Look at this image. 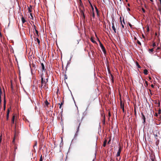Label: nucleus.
I'll return each mask as SVG.
<instances>
[{
    "label": "nucleus",
    "mask_w": 161,
    "mask_h": 161,
    "mask_svg": "<svg viewBox=\"0 0 161 161\" xmlns=\"http://www.w3.org/2000/svg\"><path fill=\"white\" fill-rule=\"evenodd\" d=\"M75 126L76 128V134L78 133L80 125L82 123L83 118H81L80 116V114L78 112L76 114L75 117Z\"/></svg>",
    "instance_id": "nucleus-1"
},
{
    "label": "nucleus",
    "mask_w": 161,
    "mask_h": 161,
    "mask_svg": "<svg viewBox=\"0 0 161 161\" xmlns=\"http://www.w3.org/2000/svg\"><path fill=\"white\" fill-rule=\"evenodd\" d=\"M40 62L39 66L40 69L41 68V69L42 70H46V69L45 68V66L46 65V63L44 60H42V61H40Z\"/></svg>",
    "instance_id": "nucleus-2"
},
{
    "label": "nucleus",
    "mask_w": 161,
    "mask_h": 161,
    "mask_svg": "<svg viewBox=\"0 0 161 161\" xmlns=\"http://www.w3.org/2000/svg\"><path fill=\"white\" fill-rule=\"evenodd\" d=\"M41 79L42 77L43 79H45V78L48 77L47 71H42L41 72V75H40Z\"/></svg>",
    "instance_id": "nucleus-3"
},
{
    "label": "nucleus",
    "mask_w": 161,
    "mask_h": 161,
    "mask_svg": "<svg viewBox=\"0 0 161 161\" xmlns=\"http://www.w3.org/2000/svg\"><path fill=\"white\" fill-rule=\"evenodd\" d=\"M41 87L43 88L46 89V84L47 83L46 82V80L45 79H43L42 77L41 79Z\"/></svg>",
    "instance_id": "nucleus-4"
},
{
    "label": "nucleus",
    "mask_w": 161,
    "mask_h": 161,
    "mask_svg": "<svg viewBox=\"0 0 161 161\" xmlns=\"http://www.w3.org/2000/svg\"><path fill=\"white\" fill-rule=\"evenodd\" d=\"M80 14L81 16H82L83 17L82 19L83 20H85V15L84 14V12L85 11V9H81L80 8Z\"/></svg>",
    "instance_id": "nucleus-5"
},
{
    "label": "nucleus",
    "mask_w": 161,
    "mask_h": 161,
    "mask_svg": "<svg viewBox=\"0 0 161 161\" xmlns=\"http://www.w3.org/2000/svg\"><path fill=\"white\" fill-rule=\"evenodd\" d=\"M98 41L99 42V45H100V47H101L103 52V53L104 54L106 53V50H105V49L104 47V46H103V44L101 43V42H100V40H99Z\"/></svg>",
    "instance_id": "nucleus-6"
},
{
    "label": "nucleus",
    "mask_w": 161,
    "mask_h": 161,
    "mask_svg": "<svg viewBox=\"0 0 161 161\" xmlns=\"http://www.w3.org/2000/svg\"><path fill=\"white\" fill-rule=\"evenodd\" d=\"M31 70H37V69H36V66L33 63L30 66Z\"/></svg>",
    "instance_id": "nucleus-7"
},
{
    "label": "nucleus",
    "mask_w": 161,
    "mask_h": 161,
    "mask_svg": "<svg viewBox=\"0 0 161 161\" xmlns=\"http://www.w3.org/2000/svg\"><path fill=\"white\" fill-rule=\"evenodd\" d=\"M122 148L120 146L119 147V148L118 151V152L117 153V154L116 155V156L119 157V156H120V154L122 150Z\"/></svg>",
    "instance_id": "nucleus-8"
},
{
    "label": "nucleus",
    "mask_w": 161,
    "mask_h": 161,
    "mask_svg": "<svg viewBox=\"0 0 161 161\" xmlns=\"http://www.w3.org/2000/svg\"><path fill=\"white\" fill-rule=\"evenodd\" d=\"M141 115L142 116V118L143 120V124H145V123H146V118H145V116L142 113H141Z\"/></svg>",
    "instance_id": "nucleus-9"
},
{
    "label": "nucleus",
    "mask_w": 161,
    "mask_h": 161,
    "mask_svg": "<svg viewBox=\"0 0 161 161\" xmlns=\"http://www.w3.org/2000/svg\"><path fill=\"white\" fill-rule=\"evenodd\" d=\"M80 8L81 9H85L84 8V7L82 3L81 2H80V8Z\"/></svg>",
    "instance_id": "nucleus-10"
},
{
    "label": "nucleus",
    "mask_w": 161,
    "mask_h": 161,
    "mask_svg": "<svg viewBox=\"0 0 161 161\" xmlns=\"http://www.w3.org/2000/svg\"><path fill=\"white\" fill-rule=\"evenodd\" d=\"M108 72L109 74H110V75H111V80H112V81L113 83L114 82V77L113 76V75H112V74H111V71H108Z\"/></svg>",
    "instance_id": "nucleus-11"
},
{
    "label": "nucleus",
    "mask_w": 161,
    "mask_h": 161,
    "mask_svg": "<svg viewBox=\"0 0 161 161\" xmlns=\"http://www.w3.org/2000/svg\"><path fill=\"white\" fill-rule=\"evenodd\" d=\"M6 99H5V97H4V104H3V110H4L6 108Z\"/></svg>",
    "instance_id": "nucleus-12"
},
{
    "label": "nucleus",
    "mask_w": 161,
    "mask_h": 161,
    "mask_svg": "<svg viewBox=\"0 0 161 161\" xmlns=\"http://www.w3.org/2000/svg\"><path fill=\"white\" fill-rule=\"evenodd\" d=\"M120 105H121V108L122 109L123 112L124 113L125 109H124V105L123 104L122 105V102L121 101L120 102Z\"/></svg>",
    "instance_id": "nucleus-13"
},
{
    "label": "nucleus",
    "mask_w": 161,
    "mask_h": 161,
    "mask_svg": "<svg viewBox=\"0 0 161 161\" xmlns=\"http://www.w3.org/2000/svg\"><path fill=\"white\" fill-rule=\"evenodd\" d=\"M21 16H22V17H21V20H22V23L24 24L26 22V20L25 19H24V17H23V15H22L21 14Z\"/></svg>",
    "instance_id": "nucleus-14"
},
{
    "label": "nucleus",
    "mask_w": 161,
    "mask_h": 161,
    "mask_svg": "<svg viewBox=\"0 0 161 161\" xmlns=\"http://www.w3.org/2000/svg\"><path fill=\"white\" fill-rule=\"evenodd\" d=\"M10 111L9 109H8L7 110V120H8V119L9 118V114Z\"/></svg>",
    "instance_id": "nucleus-15"
},
{
    "label": "nucleus",
    "mask_w": 161,
    "mask_h": 161,
    "mask_svg": "<svg viewBox=\"0 0 161 161\" xmlns=\"http://www.w3.org/2000/svg\"><path fill=\"white\" fill-rule=\"evenodd\" d=\"M49 103L46 100L44 103V106H47L48 107V104H49Z\"/></svg>",
    "instance_id": "nucleus-16"
},
{
    "label": "nucleus",
    "mask_w": 161,
    "mask_h": 161,
    "mask_svg": "<svg viewBox=\"0 0 161 161\" xmlns=\"http://www.w3.org/2000/svg\"><path fill=\"white\" fill-rule=\"evenodd\" d=\"M15 117V116L14 115L13 116L12 119V122H11L12 124H14V123Z\"/></svg>",
    "instance_id": "nucleus-17"
},
{
    "label": "nucleus",
    "mask_w": 161,
    "mask_h": 161,
    "mask_svg": "<svg viewBox=\"0 0 161 161\" xmlns=\"http://www.w3.org/2000/svg\"><path fill=\"white\" fill-rule=\"evenodd\" d=\"M95 9L96 10V12L97 14V16H98L99 14V11L96 7H95Z\"/></svg>",
    "instance_id": "nucleus-18"
},
{
    "label": "nucleus",
    "mask_w": 161,
    "mask_h": 161,
    "mask_svg": "<svg viewBox=\"0 0 161 161\" xmlns=\"http://www.w3.org/2000/svg\"><path fill=\"white\" fill-rule=\"evenodd\" d=\"M107 141L106 140H104V141L103 143V146L104 147H105L106 146V143H107Z\"/></svg>",
    "instance_id": "nucleus-19"
},
{
    "label": "nucleus",
    "mask_w": 161,
    "mask_h": 161,
    "mask_svg": "<svg viewBox=\"0 0 161 161\" xmlns=\"http://www.w3.org/2000/svg\"><path fill=\"white\" fill-rule=\"evenodd\" d=\"M158 114L160 115V116H161V109L160 108H159L158 110Z\"/></svg>",
    "instance_id": "nucleus-20"
},
{
    "label": "nucleus",
    "mask_w": 161,
    "mask_h": 161,
    "mask_svg": "<svg viewBox=\"0 0 161 161\" xmlns=\"http://www.w3.org/2000/svg\"><path fill=\"white\" fill-rule=\"evenodd\" d=\"M63 103H64V102L63 101L60 104L59 103V104L60 105V106L59 107V108L60 109H61V108L62 106V105H63Z\"/></svg>",
    "instance_id": "nucleus-21"
},
{
    "label": "nucleus",
    "mask_w": 161,
    "mask_h": 161,
    "mask_svg": "<svg viewBox=\"0 0 161 161\" xmlns=\"http://www.w3.org/2000/svg\"><path fill=\"white\" fill-rule=\"evenodd\" d=\"M112 28L115 33H116V29L114 26H112Z\"/></svg>",
    "instance_id": "nucleus-22"
},
{
    "label": "nucleus",
    "mask_w": 161,
    "mask_h": 161,
    "mask_svg": "<svg viewBox=\"0 0 161 161\" xmlns=\"http://www.w3.org/2000/svg\"><path fill=\"white\" fill-rule=\"evenodd\" d=\"M34 27L35 29V30L36 33L37 35L38 36V31L36 29V27L35 25H34Z\"/></svg>",
    "instance_id": "nucleus-23"
},
{
    "label": "nucleus",
    "mask_w": 161,
    "mask_h": 161,
    "mask_svg": "<svg viewBox=\"0 0 161 161\" xmlns=\"http://www.w3.org/2000/svg\"><path fill=\"white\" fill-rule=\"evenodd\" d=\"M91 40L93 43H96V42L93 40V38L92 37L91 38Z\"/></svg>",
    "instance_id": "nucleus-24"
},
{
    "label": "nucleus",
    "mask_w": 161,
    "mask_h": 161,
    "mask_svg": "<svg viewBox=\"0 0 161 161\" xmlns=\"http://www.w3.org/2000/svg\"><path fill=\"white\" fill-rule=\"evenodd\" d=\"M105 116L104 115V117H103V119L102 121V122H103V124H105Z\"/></svg>",
    "instance_id": "nucleus-25"
},
{
    "label": "nucleus",
    "mask_w": 161,
    "mask_h": 161,
    "mask_svg": "<svg viewBox=\"0 0 161 161\" xmlns=\"http://www.w3.org/2000/svg\"><path fill=\"white\" fill-rule=\"evenodd\" d=\"M154 51L153 48L150 49H149V51L150 53H152Z\"/></svg>",
    "instance_id": "nucleus-26"
},
{
    "label": "nucleus",
    "mask_w": 161,
    "mask_h": 161,
    "mask_svg": "<svg viewBox=\"0 0 161 161\" xmlns=\"http://www.w3.org/2000/svg\"><path fill=\"white\" fill-rule=\"evenodd\" d=\"M36 40H37V42H38V43L39 45L40 44V42L39 40L37 38H36Z\"/></svg>",
    "instance_id": "nucleus-27"
},
{
    "label": "nucleus",
    "mask_w": 161,
    "mask_h": 161,
    "mask_svg": "<svg viewBox=\"0 0 161 161\" xmlns=\"http://www.w3.org/2000/svg\"><path fill=\"white\" fill-rule=\"evenodd\" d=\"M150 159L152 161H155L154 159V158L153 156H152L151 157Z\"/></svg>",
    "instance_id": "nucleus-28"
},
{
    "label": "nucleus",
    "mask_w": 161,
    "mask_h": 161,
    "mask_svg": "<svg viewBox=\"0 0 161 161\" xmlns=\"http://www.w3.org/2000/svg\"><path fill=\"white\" fill-rule=\"evenodd\" d=\"M148 71H144V73L145 75H147L148 74Z\"/></svg>",
    "instance_id": "nucleus-29"
},
{
    "label": "nucleus",
    "mask_w": 161,
    "mask_h": 161,
    "mask_svg": "<svg viewBox=\"0 0 161 161\" xmlns=\"http://www.w3.org/2000/svg\"><path fill=\"white\" fill-rule=\"evenodd\" d=\"M64 80L67 79V76L66 74H64Z\"/></svg>",
    "instance_id": "nucleus-30"
},
{
    "label": "nucleus",
    "mask_w": 161,
    "mask_h": 161,
    "mask_svg": "<svg viewBox=\"0 0 161 161\" xmlns=\"http://www.w3.org/2000/svg\"><path fill=\"white\" fill-rule=\"evenodd\" d=\"M158 107H160V102L159 101H158Z\"/></svg>",
    "instance_id": "nucleus-31"
},
{
    "label": "nucleus",
    "mask_w": 161,
    "mask_h": 161,
    "mask_svg": "<svg viewBox=\"0 0 161 161\" xmlns=\"http://www.w3.org/2000/svg\"><path fill=\"white\" fill-rule=\"evenodd\" d=\"M42 156L41 155L40 159L39 161H42Z\"/></svg>",
    "instance_id": "nucleus-32"
},
{
    "label": "nucleus",
    "mask_w": 161,
    "mask_h": 161,
    "mask_svg": "<svg viewBox=\"0 0 161 161\" xmlns=\"http://www.w3.org/2000/svg\"><path fill=\"white\" fill-rule=\"evenodd\" d=\"M92 16L93 18H95V14L93 11L92 13Z\"/></svg>",
    "instance_id": "nucleus-33"
},
{
    "label": "nucleus",
    "mask_w": 161,
    "mask_h": 161,
    "mask_svg": "<svg viewBox=\"0 0 161 161\" xmlns=\"http://www.w3.org/2000/svg\"><path fill=\"white\" fill-rule=\"evenodd\" d=\"M45 80H46V82L47 83L48 82V77L45 78Z\"/></svg>",
    "instance_id": "nucleus-34"
},
{
    "label": "nucleus",
    "mask_w": 161,
    "mask_h": 161,
    "mask_svg": "<svg viewBox=\"0 0 161 161\" xmlns=\"http://www.w3.org/2000/svg\"><path fill=\"white\" fill-rule=\"evenodd\" d=\"M156 46V43L155 42H153V46L154 47H155Z\"/></svg>",
    "instance_id": "nucleus-35"
},
{
    "label": "nucleus",
    "mask_w": 161,
    "mask_h": 161,
    "mask_svg": "<svg viewBox=\"0 0 161 161\" xmlns=\"http://www.w3.org/2000/svg\"><path fill=\"white\" fill-rule=\"evenodd\" d=\"M136 65L137 66L138 68H140L141 67L140 65L137 62H136Z\"/></svg>",
    "instance_id": "nucleus-36"
},
{
    "label": "nucleus",
    "mask_w": 161,
    "mask_h": 161,
    "mask_svg": "<svg viewBox=\"0 0 161 161\" xmlns=\"http://www.w3.org/2000/svg\"><path fill=\"white\" fill-rule=\"evenodd\" d=\"M137 43H138V44H139V45H141V42H140V41H139L138 40H137Z\"/></svg>",
    "instance_id": "nucleus-37"
},
{
    "label": "nucleus",
    "mask_w": 161,
    "mask_h": 161,
    "mask_svg": "<svg viewBox=\"0 0 161 161\" xmlns=\"http://www.w3.org/2000/svg\"><path fill=\"white\" fill-rule=\"evenodd\" d=\"M28 11L29 12H32V10H31V9H30V8H28Z\"/></svg>",
    "instance_id": "nucleus-38"
},
{
    "label": "nucleus",
    "mask_w": 161,
    "mask_h": 161,
    "mask_svg": "<svg viewBox=\"0 0 161 161\" xmlns=\"http://www.w3.org/2000/svg\"><path fill=\"white\" fill-rule=\"evenodd\" d=\"M160 49V47H158V48H157V49H156V52H159V51H158V50L159 49Z\"/></svg>",
    "instance_id": "nucleus-39"
},
{
    "label": "nucleus",
    "mask_w": 161,
    "mask_h": 161,
    "mask_svg": "<svg viewBox=\"0 0 161 161\" xmlns=\"http://www.w3.org/2000/svg\"><path fill=\"white\" fill-rule=\"evenodd\" d=\"M142 10L143 13H145V10L144 8H142Z\"/></svg>",
    "instance_id": "nucleus-40"
},
{
    "label": "nucleus",
    "mask_w": 161,
    "mask_h": 161,
    "mask_svg": "<svg viewBox=\"0 0 161 161\" xmlns=\"http://www.w3.org/2000/svg\"><path fill=\"white\" fill-rule=\"evenodd\" d=\"M145 82V84H146V86H148V85L147 81H146Z\"/></svg>",
    "instance_id": "nucleus-41"
},
{
    "label": "nucleus",
    "mask_w": 161,
    "mask_h": 161,
    "mask_svg": "<svg viewBox=\"0 0 161 161\" xmlns=\"http://www.w3.org/2000/svg\"><path fill=\"white\" fill-rule=\"evenodd\" d=\"M129 25L130 27H131V28L132 27V25L130 23H129Z\"/></svg>",
    "instance_id": "nucleus-42"
},
{
    "label": "nucleus",
    "mask_w": 161,
    "mask_h": 161,
    "mask_svg": "<svg viewBox=\"0 0 161 161\" xmlns=\"http://www.w3.org/2000/svg\"><path fill=\"white\" fill-rule=\"evenodd\" d=\"M121 25H122V27L123 28H124V25L122 24V22H121Z\"/></svg>",
    "instance_id": "nucleus-43"
},
{
    "label": "nucleus",
    "mask_w": 161,
    "mask_h": 161,
    "mask_svg": "<svg viewBox=\"0 0 161 161\" xmlns=\"http://www.w3.org/2000/svg\"><path fill=\"white\" fill-rule=\"evenodd\" d=\"M154 115L156 116H158V114L157 113H155L154 114Z\"/></svg>",
    "instance_id": "nucleus-44"
},
{
    "label": "nucleus",
    "mask_w": 161,
    "mask_h": 161,
    "mask_svg": "<svg viewBox=\"0 0 161 161\" xmlns=\"http://www.w3.org/2000/svg\"><path fill=\"white\" fill-rule=\"evenodd\" d=\"M160 4V6L159 8V10L160 11H161V3Z\"/></svg>",
    "instance_id": "nucleus-45"
},
{
    "label": "nucleus",
    "mask_w": 161,
    "mask_h": 161,
    "mask_svg": "<svg viewBox=\"0 0 161 161\" xmlns=\"http://www.w3.org/2000/svg\"><path fill=\"white\" fill-rule=\"evenodd\" d=\"M112 26H114V21H113V22H112Z\"/></svg>",
    "instance_id": "nucleus-46"
},
{
    "label": "nucleus",
    "mask_w": 161,
    "mask_h": 161,
    "mask_svg": "<svg viewBox=\"0 0 161 161\" xmlns=\"http://www.w3.org/2000/svg\"><path fill=\"white\" fill-rule=\"evenodd\" d=\"M2 94V92L1 90H0V97H1V95Z\"/></svg>",
    "instance_id": "nucleus-47"
},
{
    "label": "nucleus",
    "mask_w": 161,
    "mask_h": 161,
    "mask_svg": "<svg viewBox=\"0 0 161 161\" xmlns=\"http://www.w3.org/2000/svg\"><path fill=\"white\" fill-rule=\"evenodd\" d=\"M148 78H149V80H151L152 79L151 77L150 76L148 77Z\"/></svg>",
    "instance_id": "nucleus-48"
},
{
    "label": "nucleus",
    "mask_w": 161,
    "mask_h": 161,
    "mask_svg": "<svg viewBox=\"0 0 161 161\" xmlns=\"http://www.w3.org/2000/svg\"><path fill=\"white\" fill-rule=\"evenodd\" d=\"M151 86L152 88H154V85H153V84H152V85H151Z\"/></svg>",
    "instance_id": "nucleus-49"
},
{
    "label": "nucleus",
    "mask_w": 161,
    "mask_h": 161,
    "mask_svg": "<svg viewBox=\"0 0 161 161\" xmlns=\"http://www.w3.org/2000/svg\"><path fill=\"white\" fill-rule=\"evenodd\" d=\"M1 97H0V103L1 104Z\"/></svg>",
    "instance_id": "nucleus-50"
},
{
    "label": "nucleus",
    "mask_w": 161,
    "mask_h": 161,
    "mask_svg": "<svg viewBox=\"0 0 161 161\" xmlns=\"http://www.w3.org/2000/svg\"><path fill=\"white\" fill-rule=\"evenodd\" d=\"M127 10L128 11H130V8H127Z\"/></svg>",
    "instance_id": "nucleus-51"
},
{
    "label": "nucleus",
    "mask_w": 161,
    "mask_h": 161,
    "mask_svg": "<svg viewBox=\"0 0 161 161\" xmlns=\"http://www.w3.org/2000/svg\"><path fill=\"white\" fill-rule=\"evenodd\" d=\"M110 116H111V115H110V112H109V113H108V116H109V117H110Z\"/></svg>",
    "instance_id": "nucleus-52"
},
{
    "label": "nucleus",
    "mask_w": 161,
    "mask_h": 161,
    "mask_svg": "<svg viewBox=\"0 0 161 161\" xmlns=\"http://www.w3.org/2000/svg\"><path fill=\"white\" fill-rule=\"evenodd\" d=\"M110 161H114V159H112V158H111Z\"/></svg>",
    "instance_id": "nucleus-53"
},
{
    "label": "nucleus",
    "mask_w": 161,
    "mask_h": 161,
    "mask_svg": "<svg viewBox=\"0 0 161 161\" xmlns=\"http://www.w3.org/2000/svg\"><path fill=\"white\" fill-rule=\"evenodd\" d=\"M147 31H149V27L148 26L147 28Z\"/></svg>",
    "instance_id": "nucleus-54"
},
{
    "label": "nucleus",
    "mask_w": 161,
    "mask_h": 161,
    "mask_svg": "<svg viewBox=\"0 0 161 161\" xmlns=\"http://www.w3.org/2000/svg\"><path fill=\"white\" fill-rule=\"evenodd\" d=\"M11 88L12 89H13V85H12V83H11Z\"/></svg>",
    "instance_id": "nucleus-55"
},
{
    "label": "nucleus",
    "mask_w": 161,
    "mask_h": 161,
    "mask_svg": "<svg viewBox=\"0 0 161 161\" xmlns=\"http://www.w3.org/2000/svg\"><path fill=\"white\" fill-rule=\"evenodd\" d=\"M110 140H109L108 141V144H109V142H110Z\"/></svg>",
    "instance_id": "nucleus-56"
},
{
    "label": "nucleus",
    "mask_w": 161,
    "mask_h": 161,
    "mask_svg": "<svg viewBox=\"0 0 161 161\" xmlns=\"http://www.w3.org/2000/svg\"><path fill=\"white\" fill-rule=\"evenodd\" d=\"M123 21L124 22V24H125V23L124 19H123Z\"/></svg>",
    "instance_id": "nucleus-57"
},
{
    "label": "nucleus",
    "mask_w": 161,
    "mask_h": 161,
    "mask_svg": "<svg viewBox=\"0 0 161 161\" xmlns=\"http://www.w3.org/2000/svg\"><path fill=\"white\" fill-rule=\"evenodd\" d=\"M69 64V63H68L67 64V66H66L67 67H68V65Z\"/></svg>",
    "instance_id": "nucleus-58"
},
{
    "label": "nucleus",
    "mask_w": 161,
    "mask_h": 161,
    "mask_svg": "<svg viewBox=\"0 0 161 161\" xmlns=\"http://www.w3.org/2000/svg\"><path fill=\"white\" fill-rule=\"evenodd\" d=\"M92 12L93 11L94 8H93L92 7Z\"/></svg>",
    "instance_id": "nucleus-59"
},
{
    "label": "nucleus",
    "mask_w": 161,
    "mask_h": 161,
    "mask_svg": "<svg viewBox=\"0 0 161 161\" xmlns=\"http://www.w3.org/2000/svg\"><path fill=\"white\" fill-rule=\"evenodd\" d=\"M29 8H32V6L31 5H30V7Z\"/></svg>",
    "instance_id": "nucleus-60"
},
{
    "label": "nucleus",
    "mask_w": 161,
    "mask_h": 161,
    "mask_svg": "<svg viewBox=\"0 0 161 161\" xmlns=\"http://www.w3.org/2000/svg\"><path fill=\"white\" fill-rule=\"evenodd\" d=\"M159 2H160V3H161V0H159Z\"/></svg>",
    "instance_id": "nucleus-61"
},
{
    "label": "nucleus",
    "mask_w": 161,
    "mask_h": 161,
    "mask_svg": "<svg viewBox=\"0 0 161 161\" xmlns=\"http://www.w3.org/2000/svg\"><path fill=\"white\" fill-rule=\"evenodd\" d=\"M128 5L129 6H130V5L129 4H128Z\"/></svg>",
    "instance_id": "nucleus-62"
},
{
    "label": "nucleus",
    "mask_w": 161,
    "mask_h": 161,
    "mask_svg": "<svg viewBox=\"0 0 161 161\" xmlns=\"http://www.w3.org/2000/svg\"><path fill=\"white\" fill-rule=\"evenodd\" d=\"M143 70L146 71V70H147V69H144V70Z\"/></svg>",
    "instance_id": "nucleus-63"
},
{
    "label": "nucleus",
    "mask_w": 161,
    "mask_h": 161,
    "mask_svg": "<svg viewBox=\"0 0 161 161\" xmlns=\"http://www.w3.org/2000/svg\"><path fill=\"white\" fill-rule=\"evenodd\" d=\"M155 35L156 36H157V33H155Z\"/></svg>",
    "instance_id": "nucleus-64"
}]
</instances>
